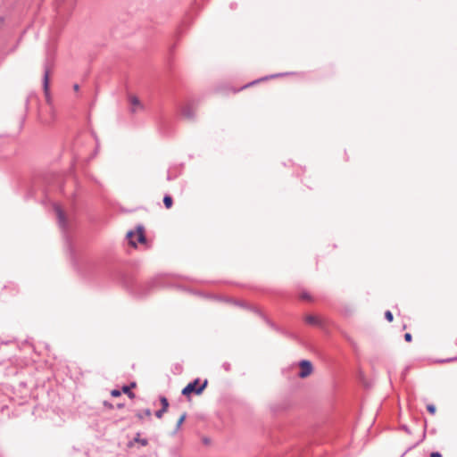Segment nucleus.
Masks as SVG:
<instances>
[{"label":"nucleus","mask_w":457,"mask_h":457,"mask_svg":"<svg viewBox=\"0 0 457 457\" xmlns=\"http://www.w3.org/2000/svg\"><path fill=\"white\" fill-rule=\"evenodd\" d=\"M135 442L139 443L143 446H145L148 444L146 439H140L139 435H137V436L135 438Z\"/></svg>","instance_id":"nucleus-12"},{"label":"nucleus","mask_w":457,"mask_h":457,"mask_svg":"<svg viewBox=\"0 0 457 457\" xmlns=\"http://www.w3.org/2000/svg\"><path fill=\"white\" fill-rule=\"evenodd\" d=\"M145 415L150 417L151 416V411L150 410H145Z\"/></svg>","instance_id":"nucleus-19"},{"label":"nucleus","mask_w":457,"mask_h":457,"mask_svg":"<svg viewBox=\"0 0 457 457\" xmlns=\"http://www.w3.org/2000/svg\"><path fill=\"white\" fill-rule=\"evenodd\" d=\"M312 372V365L309 361H302L300 362L299 377L302 378H307Z\"/></svg>","instance_id":"nucleus-3"},{"label":"nucleus","mask_w":457,"mask_h":457,"mask_svg":"<svg viewBox=\"0 0 457 457\" xmlns=\"http://www.w3.org/2000/svg\"><path fill=\"white\" fill-rule=\"evenodd\" d=\"M427 410H428V412H429V413H431V414H435V413H436V406H435V405H433V404H428V405L427 406Z\"/></svg>","instance_id":"nucleus-14"},{"label":"nucleus","mask_w":457,"mask_h":457,"mask_svg":"<svg viewBox=\"0 0 457 457\" xmlns=\"http://www.w3.org/2000/svg\"><path fill=\"white\" fill-rule=\"evenodd\" d=\"M161 403H162V408H160V410L158 411H156V413H155L156 417L159 419H161L162 417L163 413H165L168 411V407H169L168 400L165 397L161 398Z\"/></svg>","instance_id":"nucleus-7"},{"label":"nucleus","mask_w":457,"mask_h":457,"mask_svg":"<svg viewBox=\"0 0 457 457\" xmlns=\"http://www.w3.org/2000/svg\"><path fill=\"white\" fill-rule=\"evenodd\" d=\"M58 215L60 219H62V212L60 210H58Z\"/></svg>","instance_id":"nucleus-20"},{"label":"nucleus","mask_w":457,"mask_h":457,"mask_svg":"<svg viewBox=\"0 0 457 457\" xmlns=\"http://www.w3.org/2000/svg\"><path fill=\"white\" fill-rule=\"evenodd\" d=\"M385 317H386V319L389 322H392V321H393V320H394L393 314H392V312H391L390 311H386V312H385Z\"/></svg>","instance_id":"nucleus-13"},{"label":"nucleus","mask_w":457,"mask_h":457,"mask_svg":"<svg viewBox=\"0 0 457 457\" xmlns=\"http://www.w3.org/2000/svg\"><path fill=\"white\" fill-rule=\"evenodd\" d=\"M430 457H442V454L438 452H434L430 454Z\"/></svg>","instance_id":"nucleus-18"},{"label":"nucleus","mask_w":457,"mask_h":457,"mask_svg":"<svg viewBox=\"0 0 457 457\" xmlns=\"http://www.w3.org/2000/svg\"><path fill=\"white\" fill-rule=\"evenodd\" d=\"M127 237L129 240V245L136 247L137 243L145 244V228L143 226H137L136 231H129L127 234Z\"/></svg>","instance_id":"nucleus-1"},{"label":"nucleus","mask_w":457,"mask_h":457,"mask_svg":"<svg viewBox=\"0 0 457 457\" xmlns=\"http://www.w3.org/2000/svg\"><path fill=\"white\" fill-rule=\"evenodd\" d=\"M185 419H186V413H183V414L179 417V420H178V422H177V427H178V428H179V427L181 426V424L184 422Z\"/></svg>","instance_id":"nucleus-15"},{"label":"nucleus","mask_w":457,"mask_h":457,"mask_svg":"<svg viewBox=\"0 0 457 457\" xmlns=\"http://www.w3.org/2000/svg\"><path fill=\"white\" fill-rule=\"evenodd\" d=\"M404 339H405L407 342H411V339H412V337H411V335L410 333H406V334L404 335Z\"/></svg>","instance_id":"nucleus-17"},{"label":"nucleus","mask_w":457,"mask_h":457,"mask_svg":"<svg viewBox=\"0 0 457 457\" xmlns=\"http://www.w3.org/2000/svg\"><path fill=\"white\" fill-rule=\"evenodd\" d=\"M123 404H118V408H122Z\"/></svg>","instance_id":"nucleus-23"},{"label":"nucleus","mask_w":457,"mask_h":457,"mask_svg":"<svg viewBox=\"0 0 457 457\" xmlns=\"http://www.w3.org/2000/svg\"><path fill=\"white\" fill-rule=\"evenodd\" d=\"M129 101L130 104V109L132 112H136L137 111H141L144 109V105L141 104L137 96H129Z\"/></svg>","instance_id":"nucleus-5"},{"label":"nucleus","mask_w":457,"mask_h":457,"mask_svg":"<svg viewBox=\"0 0 457 457\" xmlns=\"http://www.w3.org/2000/svg\"><path fill=\"white\" fill-rule=\"evenodd\" d=\"M122 392L126 395H128V396L131 399H133L135 397V394L131 392L130 390V386H124L122 387Z\"/></svg>","instance_id":"nucleus-10"},{"label":"nucleus","mask_w":457,"mask_h":457,"mask_svg":"<svg viewBox=\"0 0 457 457\" xmlns=\"http://www.w3.org/2000/svg\"><path fill=\"white\" fill-rule=\"evenodd\" d=\"M48 84H49V74L48 71H46L45 77H44V89L46 93L48 91Z\"/></svg>","instance_id":"nucleus-11"},{"label":"nucleus","mask_w":457,"mask_h":457,"mask_svg":"<svg viewBox=\"0 0 457 457\" xmlns=\"http://www.w3.org/2000/svg\"><path fill=\"white\" fill-rule=\"evenodd\" d=\"M182 115L187 120H193L195 115V108L192 104H187L181 109Z\"/></svg>","instance_id":"nucleus-6"},{"label":"nucleus","mask_w":457,"mask_h":457,"mask_svg":"<svg viewBox=\"0 0 457 457\" xmlns=\"http://www.w3.org/2000/svg\"><path fill=\"white\" fill-rule=\"evenodd\" d=\"M299 297H300L301 300H303V301H307V302H312L313 301L312 296L308 292H306V291L301 292Z\"/></svg>","instance_id":"nucleus-9"},{"label":"nucleus","mask_w":457,"mask_h":457,"mask_svg":"<svg viewBox=\"0 0 457 457\" xmlns=\"http://www.w3.org/2000/svg\"><path fill=\"white\" fill-rule=\"evenodd\" d=\"M120 394H121V392L120 390H118V389H113V390L111 391V395L113 397H118V396L120 395Z\"/></svg>","instance_id":"nucleus-16"},{"label":"nucleus","mask_w":457,"mask_h":457,"mask_svg":"<svg viewBox=\"0 0 457 457\" xmlns=\"http://www.w3.org/2000/svg\"><path fill=\"white\" fill-rule=\"evenodd\" d=\"M163 204L167 209H170L173 205V199L170 195H167L163 197Z\"/></svg>","instance_id":"nucleus-8"},{"label":"nucleus","mask_w":457,"mask_h":457,"mask_svg":"<svg viewBox=\"0 0 457 457\" xmlns=\"http://www.w3.org/2000/svg\"><path fill=\"white\" fill-rule=\"evenodd\" d=\"M199 378H196L193 382L189 383L186 387H184V389L182 390V394L187 397H189V395L192 393H195L196 395L202 394V392L206 387L208 382L207 380H204L201 386H199Z\"/></svg>","instance_id":"nucleus-2"},{"label":"nucleus","mask_w":457,"mask_h":457,"mask_svg":"<svg viewBox=\"0 0 457 457\" xmlns=\"http://www.w3.org/2000/svg\"><path fill=\"white\" fill-rule=\"evenodd\" d=\"M135 386H136V383H132V384L130 385V388H131V387H135Z\"/></svg>","instance_id":"nucleus-22"},{"label":"nucleus","mask_w":457,"mask_h":457,"mask_svg":"<svg viewBox=\"0 0 457 457\" xmlns=\"http://www.w3.org/2000/svg\"><path fill=\"white\" fill-rule=\"evenodd\" d=\"M303 320H304L305 323L312 325V326H318V327L323 326L322 318L318 315H315V314H306L303 317Z\"/></svg>","instance_id":"nucleus-4"},{"label":"nucleus","mask_w":457,"mask_h":457,"mask_svg":"<svg viewBox=\"0 0 457 457\" xmlns=\"http://www.w3.org/2000/svg\"><path fill=\"white\" fill-rule=\"evenodd\" d=\"M73 88H74L75 91H78L79 90V85L75 84Z\"/></svg>","instance_id":"nucleus-21"}]
</instances>
